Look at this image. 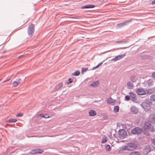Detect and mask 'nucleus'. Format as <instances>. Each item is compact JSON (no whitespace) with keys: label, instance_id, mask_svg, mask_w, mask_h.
I'll use <instances>...</instances> for the list:
<instances>
[{"label":"nucleus","instance_id":"obj_9","mask_svg":"<svg viewBox=\"0 0 155 155\" xmlns=\"http://www.w3.org/2000/svg\"><path fill=\"white\" fill-rule=\"evenodd\" d=\"M149 120L153 124H155V114H150L149 117Z\"/></svg>","mask_w":155,"mask_h":155},{"label":"nucleus","instance_id":"obj_3","mask_svg":"<svg viewBox=\"0 0 155 155\" xmlns=\"http://www.w3.org/2000/svg\"><path fill=\"white\" fill-rule=\"evenodd\" d=\"M143 127L145 130H147L152 132H153L155 130L153 126L148 122L145 123Z\"/></svg>","mask_w":155,"mask_h":155},{"label":"nucleus","instance_id":"obj_16","mask_svg":"<svg viewBox=\"0 0 155 155\" xmlns=\"http://www.w3.org/2000/svg\"><path fill=\"white\" fill-rule=\"evenodd\" d=\"M89 115L91 116H93L96 114L95 111L93 110H90L89 112Z\"/></svg>","mask_w":155,"mask_h":155},{"label":"nucleus","instance_id":"obj_2","mask_svg":"<svg viewBox=\"0 0 155 155\" xmlns=\"http://www.w3.org/2000/svg\"><path fill=\"white\" fill-rule=\"evenodd\" d=\"M152 105L151 102L148 101H145L141 104V106L146 111H149L150 110Z\"/></svg>","mask_w":155,"mask_h":155},{"label":"nucleus","instance_id":"obj_36","mask_svg":"<svg viewBox=\"0 0 155 155\" xmlns=\"http://www.w3.org/2000/svg\"><path fill=\"white\" fill-rule=\"evenodd\" d=\"M88 70L87 68H82V73Z\"/></svg>","mask_w":155,"mask_h":155},{"label":"nucleus","instance_id":"obj_12","mask_svg":"<svg viewBox=\"0 0 155 155\" xmlns=\"http://www.w3.org/2000/svg\"><path fill=\"white\" fill-rule=\"evenodd\" d=\"M95 7V6L94 5H85L84 6H82L81 7V9H84L86 8H93Z\"/></svg>","mask_w":155,"mask_h":155},{"label":"nucleus","instance_id":"obj_31","mask_svg":"<svg viewBox=\"0 0 155 155\" xmlns=\"http://www.w3.org/2000/svg\"><path fill=\"white\" fill-rule=\"evenodd\" d=\"M153 81L151 80H149L147 81V83L149 86H152L153 85Z\"/></svg>","mask_w":155,"mask_h":155},{"label":"nucleus","instance_id":"obj_26","mask_svg":"<svg viewBox=\"0 0 155 155\" xmlns=\"http://www.w3.org/2000/svg\"><path fill=\"white\" fill-rule=\"evenodd\" d=\"M80 74V72L78 71H76L74 73H72V75L77 76L79 75Z\"/></svg>","mask_w":155,"mask_h":155},{"label":"nucleus","instance_id":"obj_23","mask_svg":"<svg viewBox=\"0 0 155 155\" xmlns=\"http://www.w3.org/2000/svg\"><path fill=\"white\" fill-rule=\"evenodd\" d=\"M126 56L125 54L117 56L118 59L120 60L124 58Z\"/></svg>","mask_w":155,"mask_h":155},{"label":"nucleus","instance_id":"obj_42","mask_svg":"<svg viewBox=\"0 0 155 155\" xmlns=\"http://www.w3.org/2000/svg\"><path fill=\"white\" fill-rule=\"evenodd\" d=\"M75 18L78 19H81V17L77 16V17H76Z\"/></svg>","mask_w":155,"mask_h":155},{"label":"nucleus","instance_id":"obj_35","mask_svg":"<svg viewBox=\"0 0 155 155\" xmlns=\"http://www.w3.org/2000/svg\"><path fill=\"white\" fill-rule=\"evenodd\" d=\"M37 153H41L43 152V150L41 149L37 150Z\"/></svg>","mask_w":155,"mask_h":155},{"label":"nucleus","instance_id":"obj_34","mask_svg":"<svg viewBox=\"0 0 155 155\" xmlns=\"http://www.w3.org/2000/svg\"><path fill=\"white\" fill-rule=\"evenodd\" d=\"M119 60L118 59V58L117 57V56H116L115 58H113L111 59L112 61H116Z\"/></svg>","mask_w":155,"mask_h":155},{"label":"nucleus","instance_id":"obj_37","mask_svg":"<svg viewBox=\"0 0 155 155\" xmlns=\"http://www.w3.org/2000/svg\"><path fill=\"white\" fill-rule=\"evenodd\" d=\"M125 99L127 101H129L130 100V97L128 95H127L125 96Z\"/></svg>","mask_w":155,"mask_h":155},{"label":"nucleus","instance_id":"obj_25","mask_svg":"<svg viewBox=\"0 0 155 155\" xmlns=\"http://www.w3.org/2000/svg\"><path fill=\"white\" fill-rule=\"evenodd\" d=\"M17 121L16 119H9L8 120L7 122V123H12V122H15Z\"/></svg>","mask_w":155,"mask_h":155},{"label":"nucleus","instance_id":"obj_45","mask_svg":"<svg viewBox=\"0 0 155 155\" xmlns=\"http://www.w3.org/2000/svg\"><path fill=\"white\" fill-rule=\"evenodd\" d=\"M123 42L122 41H117V43H122Z\"/></svg>","mask_w":155,"mask_h":155},{"label":"nucleus","instance_id":"obj_4","mask_svg":"<svg viewBox=\"0 0 155 155\" xmlns=\"http://www.w3.org/2000/svg\"><path fill=\"white\" fill-rule=\"evenodd\" d=\"M35 31L34 25L31 24L28 27V36L31 37L32 36Z\"/></svg>","mask_w":155,"mask_h":155},{"label":"nucleus","instance_id":"obj_29","mask_svg":"<svg viewBox=\"0 0 155 155\" xmlns=\"http://www.w3.org/2000/svg\"><path fill=\"white\" fill-rule=\"evenodd\" d=\"M40 116L42 117H44L45 118H48L49 117V116L47 114H40Z\"/></svg>","mask_w":155,"mask_h":155},{"label":"nucleus","instance_id":"obj_27","mask_svg":"<svg viewBox=\"0 0 155 155\" xmlns=\"http://www.w3.org/2000/svg\"><path fill=\"white\" fill-rule=\"evenodd\" d=\"M150 100L152 101L155 102V95H153L150 97Z\"/></svg>","mask_w":155,"mask_h":155},{"label":"nucleus","instance_id":"obj_46","mask_svg":"<svg viewBox=\"0 0 155 155\" xmlns=\"http://www.w3.org/2000/svg\"><path fill=\"white\" fill-rule=\"evenodd\" d=\"M9 80H10V79H8V80H5V81H3V82H6V81H8Z\"/></svg>","mask_w":155,"mask_h":155},{"label":"nucleus","instance_id":"obj_32","mask_svg":"<svg viewBox=\"0 0 155 155\" xmlns=\"http://www.w3.org/2000/svg\"><path fill=\"white\" fill-rule=\"evenodd\" d=\"M102 64V63H101L98 64L96 66L94 67L92 69V70H94L96 69V68H98Z\"/></svg>","mask_w":155,"mask_h":155},{"label":"nucleus","instance_id":"obj_13","mask_svg":"<svg viewBox=\"0 0 155 155\" xmlns=\"http://www.w3.org/2000/svg\"><path fill=\"white\" fill-rule=\"evenodd\" d=\"M107 102L108 104L113 105L115 102V100L113 99L111 97L108 98L107 99Z\"/></svg>","mask_w":155,"mask_h":155},{"label":"nucleus","instance_id":"obj_28","mask_svg":"<svg viewBox=\"0 0 155 155\" xmlns=\"http://www.w3.org/2000/svg\"><path fill=\"white\" fill-rule=\"evenodd\" d=\"M107 141V137H103L102 139V140L101 141V143H106Z\"/></svg>","mask_w":155,"mask_h":155},{"label":"nucleus","instance_id":"obj_22","mask_svg":"<svg viewBox=\"0 0 155 155\" xmlns=\"http://www.w3.org/2000/svg\"><path fill=\"white\" fill-rule=\"evenodd\" d=\"M154 88H152L151 89H149L146 90L147 93L151 94L154 92Z\"/></svg>","mask_w":155,"mask_h":155},{"label":"nucleus","instance_id":"obj_14","mask_svg":"<svg viewBox=\"0 0 155 155\" xmlns=\"http://www.w3.org/2000/svg\"><path fill=\"white\" fill-rule=\"evenodd\" d=\"M127 87L129 89H132L133 88L134 84L133 83L130 81H129L127 83Z\"/></svg>","mask_w":155,"mask_h":155},{"label":"nucleus","instance_id":"obj_5","mask_svg":"<svg viewBox=\"0 0 155 155\" xmlns=\"http://www.w3.org/2000/svg\"><path fill=\"white\" fill-rule=\"evenodd\" d=\"M127 132L125 130L122 129L119 130V137L122 139L124 138L127 135Z\"/></svg>","mask_w":155,"mask_h":155},{"label":"nucleus","instance_id":"obj_33","mask_svg":"<svg viewBox=\"0 0 155 155\" xmlns=\"http://www.w3.org/2000/svg\"><path fill=\"white\" fill-rule=\"evenodd\" d=\"M30 153L32 154H35L37 153V150H32L31 151Z\"/></svg>","mask_w":155,"mask_h":155},{"label":"nucleus","instance_id":"obj_19","mask_svg":"<svg viewBox=\"0 0 155 155\" xmlns=\"http://www.w3.org/2000/svg\"><path fill=\"white\" fill-rule=\"evenodd\" d=\"M129 155H141L140 152L138 151H133L130 153Z\"/></svg>","mask_w":155,"mask_h":155},{"label":"nucleus","instance_id":"obj_20","mask_svg":"<svg viewBox=\"0 0 155 155\" xmlns=\"http://www.w3.org/2000/svg\"><path fill=\"white\" fill-rule=\"evenodd\" d=\"M130 80L132 82H135L137 80L135 78V76L134 75H132L130 76Z\"/></svg>","mask_w":155,"mask_h":155},{"label":"nucleus","instance_id":"obj_8","mask_svg":"<svg viewBox=\"0 0 155 155\" xmlns=\"http://www.w3.org/2000/svg\"><path fill=\"white\" fill-rule=\"evenodd\" d=\"M131 97V100L132 101L135 102L137 100V97L136 94L133 92H130L129 93Z\"/></svg>","mask_w":155,"mask_h":155},{"label":"nucleus","instance_id":"obj_38","mask_svg":"<svg viewBox=\"0 0 155 155\" xmlns=\"http://www.w3.org/2000/svg\"><path fill=\"white\" fill-rule=\"evenodd\" d=\"M72 82V81L71 79V78H69L68 80V84H69L71 83Z\"/></svg>","mask_w":155,"mask_h":155},{"label":"nucleus","instance_id":"obj_7","mask_svg":"<svg viewBox=\"0 0 155 155\" xmlns=\"http://www.w3.org/2000/svg\"><path fill=\"white\" fill-rule=\"evenodd\" d=\"M137 92L139 95H142L147 94V91L143 88H138L137 90Z\"/></svg>","mask_w":155,"mask_h":155},{"label":"nucleus","instance_id":"obj_44","mask_svg":"<svg viewBox=\"0 0 155 155\" xmlns=\"http://www.w3.org/2000/svg\"><path fill=\"white\" fill-rule=\"evenodd\" d=\"M152 4H155V0L152 2Z\"/></svg>","mask_w":155,"mask_h":155},{"label":"nucleus","instance_id":"obj_40","mask_svg":"<svg viewBox=\"0 0 155 155\" xmlns=\"http://www.w3.org/2000/svg\"><path fill=\"white\" fill-rule=\"evenodd\" d=\"M151 140L152 143L155 145V140L154 139H151Z\"/></svg>","mask_w":155,"mask_h":155},{"label":"nucleus","instance_id":"obj_11","mask_svg":"<svg viewBox=\"0 0 155 155\" xmlns=\"http://www.w3.org/2000/svg\"><path fill=\"white\" fill-rule=\"evenodd\" d=\"M151 151V149L149 145L146 146L144 149V153L145 154H147L150 152Z\"/></svg>","mask_w":155,"mask_h":155},{"label":"nucleus","instance_id":"obj_39","mask_svg":"<svg viewBox=\"0 0 155 155\" xmlns=\"http://www.w3.org/2000/svg\"><path fill=\"white\" fill-rule=\"evenodd\" d=\"M23 115V114L22 113H18L16 115V116L18 117H19L22 116Z\"/></svg>","mask_w":155,"mask_h":155},{"label":"nucleus","instance_id":"obj_47","mask_svg":"<svg viewBox=\"0 0 155 155\" xmlns=\"http://www.w3.org/2000/svg\"><path fill=\"white\" fill-rule=\"evenodd\" d=\"M2 80V79H0V81H1Z\"/></svg>","mask_w":155,"mask_h":155},{"label":"nucleus","instance_id":"obj_18","mask_svg":"<svg viewBox=\"0 0 155 155\" xmlns=\"http://www.w3.org/2000/svg\"><path fill=\"white\" fill-rule=\"evenodd\" d=\"M63 85L62 83H60L58 85H57L54 88L55 90H58Z\"/></svg>","mask_w":155,"mask_h":155},{"label":"nucleus","instance_id":"obj_21","mask_svg":"<svg viewBox=\"0 0 155 155\" xmlns=\"http://www.w3.org/2000/svg\"><path fill=\"white\" fill-rule=\"evenodd\" d=\"M21 83L19 81H14L12 83V85L14 87H17Z\"/></svg>","mask_w":155,"mask_h":155},{"label":"nucleus","instance_id":"obj_41","mask_svg":"<svg viewBox=\"0 0 155 155\" xmlns=\"http://www.w3.org/2000/svg\"><path fill=\"white\" fill-rule=\"evenodd\" d=\"M152 76L155 78V72H153L152 74Z\"/></svg>","mask_w":155,"mask_h":155},{"label":"nucleus","instance_id":"obj_43","mask_svg":"<svg viewBox=\"0 0 155 155\" xmlns=\"http://www.w3.org/2000/svg\"><path fill=\"white\" fill-rule=\"evenodd\" d=\"M145 134H146V135L147 136H149V134L148 132H146L145 133Z\"/></svg>","mask_w":155,"mask_h":155},{"label":"nucleus","instance_id":"obj_17","mask_svg":"<svg viewBox=\"0 0 155 155\" xmlns=\"http://www.w3.org/2000/svg\"><path fill=\"white\" fill-rule=\"evenodd\" d=\"M99 84V82L98 81H95L92 83L90 86L93 87H95L97 86Z\"/></svg>","mask_w":155,"mask_h":155},{"label":"nucleus","instance_id":"obj_30","mask_svg":"<svg viewBox=\"0 0 155 155\" xmlns=\"http://www.w3.org/2000/svg\"><path fill=\"white\" fill-rule=\"evenodd\" d=\"M106 150L107 151H109L110 150V146L109 145H107L106 147Z\"/></svg>","mask_w":155,"mask_h":155},{"label":"nucleus","instance_id":"obj_6","mask_svg":"<svg viewBox=\"0 0 155 155\" xmlns=\"http://www.w3.org/2000/svg\"><path fill=\"white\" fill-rule=\"evenodd\" d=\"M142 130L140 128L136 127L131 130V133L133 134H138L142 132Z\"/></svg>","mask_w":155,"mask_h":155},{"label":"nucleus","instance_id":"obj_24","mask_svg":"<svg viewBox=\"0 0 155 155\" xmlns=\"http://www.w3.org/2000/svg\"><path fill=\"white\" fill-rule=\"evenodd\" d=\"M119 110V107L117 106H116L114 107V111L115 112H117Z\"/></svg>","mask_w":155,"mask_h":155},{"label":"nucleus","instance_id":"obj_15","mask_svg":"<svg viewBox=\"0 0 155 155\" xmlns=\"http://www.w3.org/2000/svg\"><path fill=\"white\" fill-rule=\"evenodd\" d=\"M131 111L133 113L136 114L138 110L137 107L134 106H132L131 107Z\"/></svg>","mask_w":155,"mask_h":155},{"label":"nucleus","instance_id":"obj_1","mask_svg":"<svg viewBox=\"0 0 155 155\" xmlns=\"http://www.w3.org/2000/svg\"><path fill=\"white\" fill-rule=\"evenodd\" d=\"M137 147V144L131 142L128 143L121 150L122 151L125 150L133 151L136 149Z\"/></svg>","mask_w":155,"mask_h":155},{"label":"nucleus","instance_id":"obj_10","mask_svg":"<svg viewBox=\"0 0 155 155\" xmlns=\"http://www.w3.org/2000/svg\"><path fill=\"white\" fill-rule=\"evenodd\" d=\"M129 21H127L118 24L117 25V27L118 28H120L125 25H127L128 24V22Z\"/></svg>","mask_w":155,"mask_h":155}]
</instances>
